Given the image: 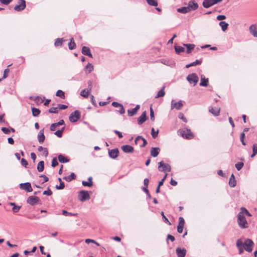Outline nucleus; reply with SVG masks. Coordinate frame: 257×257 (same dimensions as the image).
<instances>
[{
    "label": "nucleus",
    "mask_w": 257,
    "mask_h": 257,
    "mask_svg": "<svg viewBox=\"0 0 257 257\" xmlns=\"http://www.w3.org/2000/svg\"><path fill=\"white\" fill-rule=\"evenodd\" d=\"M82 53L84 55L88 56L91 58L92 57V55L91 53L90 49L86 46H83L82 49Z\"/></svg>",
    "instance_id": "6ab92c4d"
},
{
    "label": "nucleus",
    "mask_w": 257,
    "mask_h": 257,
    "mask_svg": "<svg viewBox=\"0 0 257 257\" xmlns=\"http://www.w3.org/2000/svg\"><path fill=\"white\" fill-rule=\"evenodd\" d=\"M236 184V180L235 179L234 176L233 174H232L230 177L229 181V184L231 187H234L235 186Z\"/></svg>",
    "instance_id": "c85d7f7f"
},
{
    "label": "nucleus",
    "mask_w": 257,
    "mask_h": 257,
    "mask_svg": "<svg viewBox=\"0 0 257 257\" xmlns=\"http://www.w3.org/2000/svg\"><path fill=\"white\" fill-rule=\"evenodd\" d=\"M184 46L187 48L186 52L188 54L190 53L191 52V51L194 49L195 47V45L194 44H184Z\"/></svg>",
    "instance_id": "72a5a7b5"
},
{
    "label": "nucleus",
    "mask_w": 257,
    "mask_h": 257,
    "mask_svg": "<svg viewBox=\"0 0 257 257\" xmlns=\"http://www.w3.org/2000/svg\"><path fill=\"white\" fill-rule=\"evenodd\" d=\"M237 222L238 225L241 228H246L247 227V222L242 212L238 213L237 215Z\"/></svg>",
    "instance_id": "f257e3e1"
},
{
    "label": "nucleus",
    "mask_w": 257,
    "mask_h": 257,
    "mask_svg": "<svg viewBox=\"0 0 257 257\" xmlns=\"http://www.w3.org/2000/svg\"><path fill=\"white\" fill-rule=\"evenodd\" d=\"M79 199L83 202L85 200H88L90 199V195L89 193L87 191L82 190L79 192L78 194Z\"/></svg>",
    "instance_id": "423d86ee"
},
{
    "label": "nucleus",
    "mask_w": 257,
    "mask_h": 257,
    "mask_svg": "<svg viewBox=\"0 0 257 257\" xmlns=\"http://www.w3.org/2000/svg\"><path fill=\"white\" fill-rule=\"evenodd\" d=\"M250 33L254 37H257V28L255 26L252 25L249 27Z\"/></svg>",
    "instance_id": "393cba45"
},
{
    "label": "nucleus",
    "mask_w": 257,
    "mask_h": 257,
    "mask_svg": "<svg viewBox=\"0 0 257 257\" xmlns=\"http://www.w3.org/2000/svg\"><path fill=\"white\" fill-rule=\"evenodd\" d=\"M164 88L165 87H163V88L162 89H161L157 93V95L155 96V98H159V97H163L165 95V92L164 91Z\"/></svg>",
    "instance_id": "4c0bfd02"
},
{
    "label": "nucleus",
    "mask_w": 257,
    "mask_h": 257,
    "mask_svg": "<svg viewBox=\"0 0 257 257\" xmlns=\"http://www.w3.org/2000/svg\"><path fill=\"white\" fill-rule=\"evenodd\" d=\"M62 214H63V215H66V216H76V214H75V213L68 212L67 211L64 210H62Z\"/></svg>",
    "instance_id": "603ef678"
},
{
    "label": "nucleus",
    "mask_w": 257,
    "mask_h": 257,
    "mask_svg": "<svg viewBox=\"0 0 257 257\" xmlns=\"http://www.w3.org/2000/svg\"><path fill=\"white\" fill-rule=\"evenodd\" d=\"M58 160L61 163H67L69 162V160L62 155H59L58 156Z\"/></svg>",
    "instance_id": "c9c22d12"
},
{
    "label": "nucleus",
    "mask_w": 257,
    "mask_h": 257,
    "mask_svg": "<svg viewBox=\"0 0 257 257\" xmlns=\"http://www.w3.org/2000/svg\"><path fill=\"white\" fill-rule=\"evenodd\" d=\"M80 112L78 110H75L70 114L69 120L72 122H75L80 118Z\"/></svg>",
    "instance_id": "20e7f679"
},
{
    "label": "nucleus",
    "mask_w": 257,
    "mask_h": 257,
    "mask_svg": "<svg viewBox=\"0 0 257 257\" xmlns=\"http://www.w3.org/2000/svg\"><path fill=\"white\" fill-rule=\"evenodd\" d=\"M20 187L22 189L25 190L27 192H31L33 191L31 183L29 182L21 183Z\"/></svg>",
    "instance_id": "9b49d317"
},
{
    "label": "nucleus",
    "mask_w": 257,
    "mask_h": 257,
    "mask_svg": "<svg viewBox=\"0 0 257 257\" xmlns=\"http://www.w3.org/2000/svg\"><path fill=\"white\" fill-rule=\"evenodd\" d=\"M219 25L221 27V29L223 32L225 31L227 29L228 24L225 22L221 21Z\"/></svg>",
    "instance_id": "f704fd0d"
},
{
    "label": "nucleus",
    "mask_w": 257,
    "mask_h": 257,
    "mask_svg": "<svg viewBox=\"0 0 257 257\" xmlns=\"http://www.w3.org/2000/svg\"><path fill=\"white\" fill-rule=\"evenodd\" d=\"M9 72V69H6L4 72V75L3 78H6L8 76V73Z\"/></svg>",
    "instance_id": "774afa93"
},
{
    "label": "nucleus",
    "mask_w": 257,
    "mask_h": 257,
    "mask_svg": "<svg viewBox=\"0 0 257 257\" xmlns=\"http://www.w3.org/2000/svg\"><path fill=\"white\" fill-rule=\"evenodd\" d=\"M32 111L33 115L34 116H37L39 115V114H40V113L41 112L39 109L35 108V107L32 108Z\"/></svg>",
    "instance_id": "79ce46f5"
},
{
    "label": "nucleus",
    "mask_w": 257,
    "mask_h": 257,
    "mask_svg": "<svg viewBox=\"0 0 257 257\" xmlns=\"http://www.w3.org/2000/svg\"><path fill=\"white\" fill-rule=\"evenodd\" d=\"M58 180L60 182V185L59 186L56 185V188L57 189H58V190L63 189L65 187L64 183L63 182H62V181L60 178H59L58 179Z\"/></svg>",
    "instance_id": "58836bf2"
},
{
    "label": "nucleus",
    "mask_w": 257,
    "mask_h": 257,
    "mask_svg": "<svg viewBox=\"0 0 257 257\" xmlns=\"http://www.w3.org/2000/svg\"><path fill=\"white\" fill-rule=\"evenodd\" d=\"M114 133L118 136L119 138H122L123 137V136L121 132H120L117 130H114Z\"/></svg>",
    "instance_id": "338daca9"
},
{
    "label": "nucleus",
    "mask_w": 257,
    "mask_h": 257,
    "mask_svg": "<svg viewBox=\"0 0 257 257\" xmlns=\"http://www.w3.org/2000/svg\"><path fill=\"white\" fill-rule=\"evenodd\" d=\"M177 11L180 13L186 14L189 12L190 10L188 7H185L177 9Z\"/></svg>",
    "instance_id": "bb28decb"
},
{
    "label": "nucleus",
    "mask_w": 257,
    "mask_h": 257,
    "mask_svg": "<svg viewBox=\"0 0 257 257\" xmlns=\"http://www.w3.org/2000/svg\"><path fill=\"white\" fill-rule=\"evenodd\" d=\"M209 112L212 113L214 116H218L219 114L220 109L218 108H211L209 109Z\"/></svg>",
    "instance_id": "473e14b6"
},
{
    "label": "nucleus",
    "mask_w": 257,
    "mask_h": 257,
    "mask_svg": "<svg viewBox=\"0 0 257 257\" xmlns=\"http://www.w3.org/2000/svg\"><path fill=\"white\" fill-rule=\"evenodd\" d=\"M185 221L183 217H180L179 218V224L177 226V231L181 233L183 232V227L184 225Z\"/></svg>",
    "instance_id": "f8f14e48"
},
{
    "label": "nucleus",
    "mask_w": 257,
    "mask_h": 257,
    "mask_svg": "<svg viewBox=\"0 0 257 257\" xmlns=\"http://www.w3.org/2000/svg\"><path fill=\"white\" fill-rule=\"evenodd\" d=\"M122 150L126 153H131L134 152V148L130 145H124L121 147Z\"/></svg>",
    "instance_id": "a211bd4d"
},
{
    "label": "nucleus",
    "mask_w": 257,
    "mask_h": 257,
    "mask_svg": "<svg viewBox=\"0 0 257 257\" xmlns=\"http://www.w3.org/2000/svg\"><path fill=\"white\" fill-rule=\"evenodd\" d=\"M68 107V106L67 105H64V104H59L58 105V108L59 109H61V110H63V109H65L66 108H67Z\"/></svg>",
    "instance_id": "0e129e2a"
},
{
    "label": "nucleus",
    "mask_w": 257,
    "mask_h": 257,
    "mask_svg": "<svg viewBox=\"0 0 257 257\" xmlns=\"http://www.w3.org/2000/svg\"><path fill=\"white\" fill-rule=\"evenodd\" d=\"M186 79L190 84H193V86L196 85L199 80V78L195 73L189 74Z\"/></svg>",
    "instance_id": "f03ea898"
},
{
    "label": "nucleus",
    "mask_w": 257,
    "mask_h": 257,
    "mask_svg": "<svg viewBox=\"0 0 257 257\" xmlns=\"http://www.w3.org/2000/svg\"><path fill=\"white\" fill-rule=\"evenodd\" d=\"M93 70V66L91 63H88L85 67V71L86 74L91 73Z\"/></svg>",
    "instance_id": "cd10ccee"
},
{
    "label": "nucleus",
    "mask_w": 257,
    "mask_h": 257,
    "mask_svg": "<svg viewBox=\"0 0 257 257\" xmlns=\"http://www.w3.org/2000/svg\"><path fill=\"white\" fill-rule=\"evenodd\" d=\"M26 8V2L25 0H20L18 4L14 7V10L19 12L23 10Z\"/></svg>",
    "instance_id": "9d476101"
},
{
    "label": "nucleus",
    "mask_w": 257,
    "mask_h": 257,
    "mask_svg": "<svg viewBox=\"0 0 257 257\" xmlns=\"http://www.w3.org/2000/svg\"><path fill=\"white\" fill-rule=\"evenodd\" d=\"M158 169L159 171L161 172H170L171 168L169 164H165L163 161H161L158 163Z\"/></svg>",
    "instance_id": "7ed1b4c3"
},
{
    "label": "nucleus",
    "mask_w": 257,
    "mask_h": 257,
    "mask_svg": "<svg viewBox=\"0 0 257 257\" xmlns=\"http://www.w3.org/2000/svg\"><path fill=\"white\" fill-rule=\"evenodd\" d=\"M226 19V17L224 15H218L216 17V19L218 21H221Z\"/></svg>",
    "instance_id": "69168bd1"
},
{
    "label": "nucleus",
    "mask_w": 257,
    "mask_h": 257,
    "mask_svg": "<svg viewBox=\"0 0 257 257\" xmlns=\"http://www.w3.org/2000/svg\"><path fill=\"white\" fill-rule=\"evenodd\" d=\"M183 106V101L179 100L178 102H175L174 100H172L171 102V109H176L180 110Z\"/></svg>",
    "instance_id": "0eeeda50"
},
{
    "label": "nucleus",
    "mask_w": 257,
    "mask_h": 257,
    "mask_svg": "<svg viewBox=\"0 0 257 257\" xmlns=\"http://www.w3.org/2000/svg\"><path fill=\"white\" fill-rule=\"evenodd\" d=\"M235 168L238 171H239L243 166V163L242 162H238L235 164Z\"/></svg>",
    "instance_id": "8fccbe9b"
},
{
    "label": "nucleus",
    "mask_w": 257,
    "mask_h": 257,
    "mask_svg": "<svg viewBox=\"0 0 257 257\" xmlns=\"http://www.w3.org/2000/svg\"><path fill=\"white\" fill-rule=\"evenodd\" d=\"M20 208H21L20 206L15 205V206H14L12 210L14 212L16 213V212H18L20 210Z\"/></svg>",
    "instance_id": "e2e57ef3"
},
{
    "label": "nucleus",
    "mask_w": 257,
    "mask_h": 257,
    "mask_svg": "<svg viewBox=\"0 0 257 257\" xmlns=\"http://www.w3.org/2000/svg\"><path fill=\"white\" fill-rule=\"evenodd\" d=\"M56 95L57 96L60 97L61 98H64L65 97L64 92L61 90H59L57 91Z\"/></svg>",
    "instance_id": "49530a36"
},
{
    "label": "nucleus",
    "mask_w": 257,
    "mask_h": 257,
    "mask_svg": "<svg viewBox=\"0 0 257 257\" xmlns=\"http://www.w3.org/2000/svg\"><path fill=\"white\" fill-rule=\"evenodd\" d=\"M176 252L178 257H184L187 251L184 248L177 247L176 249Z\"/></svg>",
    "instance_id": "2eb2a0df"
},
{
    "label": "nucleus",
    "mask_w": 257,
    "mask_h": 257,
    "mask_svg": "<svg viewBox=\"0 0 257 257\" xmlns=\"http://www.w3.org/2000/svg\"><path fill=\"white\" fill-rule=\"evenodd\" d=\"M39 201V198L36 196H30L27 199V203L31 205H34L37 204Z\"/></svg>",
    "instance_id": "ddd939ff"
},
{
    "label": "nucleus",
    "mask_w": 257,
    "mask_h": 257,
    "mask_svg": "<svg viewBox=\"0 0 257 257\" xmlns=\"http://www.w3.org/2000/svg\"><path fill=\"white\" fill-rule=\"evenodd\" d=\"M45 139V137L44 135V129L41 130L38 134V142L42 144L44 142Z\"/></svg>",
    "instance_id": "aec40b11"
},
{
    "label": "nucleus",
    "mask_w": 257,
    "mask_h": 257,
    "mask_svg": "<svg viewBox=\"0 0 257 257\" xmlns=\"http://www.w3.org/2000/svg\"><path fill=\"white\" fill-rule=\"evenodd\" d=\"M159 133V130H157V131H155V129L154 128H152L151 130V135L152 136V137L154 139H155L157 138V137Z\"/></svg>",
    "instance_id": "de8ad7c7"
},
{
    "label": "nucleus",
    "mask_w": 257,
    "mask_h": 257,
    "mask_svg": "<svg viewBox=\"0 0 257 257\" xmlns=\"http://www.w3.org/2000/svg\"><path fill=\"white\" fill-rule=\"evenodd\" d=\"M178 117L182 119L184 122H186L187 120L186 118L184 116V114L182 113H179L178 115Z\"/></svg>",
    "instance_id": "6e6d98bb"
},
{
    "label": "nucleus",
    "mask_w": 257,
    "mask_h": 257,
    "mask_svg": "<svg viewBox=\"0 0 257 257\" xmlns=\"http://www.w3.org/2000/svg\"><path fill=\"white\" fill-rule=\"evenodd\" d=\"M161 215L162 216L163 220L164 222L168 223L169 225H171L170 222L169 221L168 218L165 216L164 212L162 211L161 213Z\"/></svg>",
    "instance_id": "09e8293b"
},
{
    "label": "nucleus",
    "mask_w": 257,
    "mask_h": 257,
    "mask_svg": "<svg viewBox=\"0 0 257 257\" xmlns=\"http://www.w3.org/2000/svg\"><path fill=\"white\" fill-rule=\"evenodd\" d=\"M244 246V243H243L242 241L240 239H238L236 241V246L237 247H242V246Z\"/></svg>",
    "instance_id": "5fc2aeb1"
},
{
    "label": "nucleus",
    "mask_w": 257,
    "mask_h": 257,
    "mask_svg": "<svg viewBox=\"0 0 257 257\" xmlns=\"http://www.w3.org/2000/svg\"><path fill=\"white\" fill-rule=\"evenodd\" d=\"M240 210L241 211L240 212H242L243 215H244V214H245L246 215L248 216H251V214L247 211V210L246 208L244 207H241L240 208Z\"/></svg>",
    "instance_id": "a18cd8bd"
},
{
    "label": "nucleus",
    "mask_w": 257,
    "mask_h": 257,
    "mask_svg": "<svg viewBox=\"0 0 257 257\" xmlns=\"http://www.w3.org/2000/svg\"><path fill=\"white\" fill-rule=\"evenodd\" d=\"M2 131L5 134H9L10 133V128L3 127L2 128Z\"/></svg>",
    "instance_id": "bf43d9fd"
},
{
    "label": "nucleus",
    "mask_w": 257,
    "mask_h": 257,
    "mask_svg": "<svg viewBox=\"0 0 257 257\" xmlns=\"http://www.w3.org/2000/svg\"><path fill=\"white\" fill-rule=\"evenodd\" d=\"M221 1H222V0H204L202 6L205 8H209Z\"/></svg>",
    "instance_id": "39448f33"
},
{
    "label": "nucleus",
    "mask_w": 257,
    "mask_h": 257,
    "mask_svg": "<svg viewBox=\"0 0 257 257\" xmlns=\"http://www.w3.org/2000/svg\"><path fill=\"white\" fill-rule=\"evenodd\" d=\"M146 1L150 6L155 7L158 6V2L156 0H146Z\"/></svg>",
    "instance_id": "c03bdc74"
},
{
    "label": "nucleus",
    "mask_w": 257,
    "mask_h": 257,
    "mask_svg": "<svg viewBox=\"0 0 257 257\" xmlns=\"http://www.w3.org/2000/svg\"><path fill=\"white\" fill-rule=\"evenodd\" d=\"M254 243L253 241L250 239H246L244 243V249L248 252H251L252 250V247Z\"/></svg>",
    "instance_id": "1a4fd4ad"
},
{
    "label": "nucleus",
    "mask_w": 257,
    "mask_h": 257,
    "mask_svg": "<svg viewBox=\"0 0 257 257\" xmlns=\"http://www.w3.org/2000/svg\"><path fill=\"white\" fill-rule=\"evenodd\" d=\"M127 113L130 116H132L135 115L137 113V112H136L134 110V109L133 108V109H128Z\"/></svg>",
    "instance_id": "3c124183"
},
{
    "label": "nucleus",
    "mask_w": 257,
    "mask_h": 257,
    "mask_svg": "<svg viewBox=\"0 0 257 257\" xmlns=\"http://www.w3.org/2000/svg\"><path fill=\"white\" fill-rule=\"evenodd\" d=\"M119 151L117 149H112L108 151L109 157L112 159H115L118 155Z\"/></svg>",
    "instance_id": "dca6fc26"
},
{
    "label": "nucleus",
    "mask_w": 257,
    "mask_h": 257,
    "mask_svg": "<svg viewBox=\"0 0 257 257\" xmlns=\"http://www.w3.org/2000/svg\"><path fill=\"white\" fill-rule=\"evenodd\" d=\"M146 112H143L141 115L138 118V122L139 124H142L146 120Z\"/></svg>",
    "instance_id": "412c9836"
},
{
    "label": "nucleus",
    "mask_w": 257,
    "mask_h": 257,
    "mask_svg": "<svg viewBox=\"0 0 257 257\" xmlns=\"http://www.w3.org/2000/svg\"><path fill=\"white\" fill-rule=\"evenodd\" d=\"M160 149L159 148H152L151 150V155L153 157H156L159 154Z\"/></svg>",
    "instance_id": "5701e85b"
},
{
    "label": "nucleus",
    "mask_w": 257,
    "mask_h": 257,
    "mask_svg": "<svg viewBox=\"0 0 257 257\" xmlns=\"http://www.w3.org/2000/svg\"><path fill=\"white\" fill-rule=\"evenodd\" d=\"M188 7L190 10V11L191 10H195L198 8V4L195 3L194 1H190L188 3Z\"/></svg>",
    "instance_id": "4be33fe9"
},
{
    "label": "nucleus",
    "mask_w": 257,
    "mask_h": 257,
    "mask_svg": "<svg viewBox=\"0 0 257 257\" xmlns=\"http://www.w3.org/2000/svg\"><path fill=\"white\" fill-rule=\"evenodd\" d=\"M43 194L45 195L50 196L52 194V192L50 189H48L47 190L44 191L43 192Z\"/></svg>",
    "instance_id": "052dcab7"
},
{
    "label": "nucleus",
    "mask_w": 257,
    "mask_h": 257,
    "mask_svg": "<svg viewBox=\"0 0 257 257\" xmlns=\"http://www.w3.org/2000/svg\"><path fill=\"white\" fill-rule=\"evenodd\" d=\"M58 107H52L49 109V113H58Z\"/></svg>",
    "instance_id": "13d9d810"
},
{
    "label": "nucleus",
    "mask_w": 257,
    "mask_h": 257,
    "mask_svg": "<svg viewBox=\"0 0 257 257\" xmlns=\"http://www.w3.org/2000/svg\"><path fill=\"white\" fill-rule=\"evenodd\" d=\"M208 79H206L204 75H201V82L200 85L202 86H207L208 85Z\"/></svg>",
    "instance_id": "a878e982"
},
{
    "label": "nucleus",
    "mask_w": 257,
    "mask_h": 257,
    "mask_svg": "<svg viewBox=\"0 0 257 257\" xmlns=\"http://www.w3.org/2000/svg\"><path fill=\"white\" fill-rule=\"evenodd\" d=\"M37 170L38 172H41L44 170V162L43 161H41L39 162L37 165Z\"/></svg>",
    "instance_id": "2f4dec72"
},
{
    "label": "nucleus",
    "mask_w": 257,
    "mask_h": 257,
    "mask_svg": "<svg viewBox=\"0 0 257 257\" xmlns=\"http://www.w3.org/2000/svg\"><path fill=\"white\" fill-rule=\"evenodd\" d=\"M64 128H63L62 129V130H58V131H57L54 134L57 136L59 138H61L62 136V133H63V131L64 130Z\"/></svg>",
    "instance_id": "864d4df0"
},
{
    "label": "nucleus",
    "mask_w": 257,
    "mask_h": 257,
    "mask_svg": "<svg viewBox=\"0 0 257 257\" xmlns=\"http://www.w3.org/2000/svg\"><path fill=\"white\" fill-rule=\"evenodd\" d=\"M64 41V40L63 38H61V39H60V38H57L56 41H55V42L54 43V45L55 46L57 47V46H60L62 45V43H63V42Z\"/></svg>",
    "instance_id": "ea45409f"
},
{
    "label": "nucleus",
    "mask_w": 257,
    "mask_h": 257,
    "mask_svg": "<svg viewBox=\"0 0 257 257\" xmlns=\"http://www.w3.org/2000/svg\"><path fill=\"white\" fill-rule=\"evenodd\" d=\"M179 132L184 138L191 139L193 138V135L190 130H181Z\"/></svg>",
    "instance_id": "6e6552de"
},
{
    "label": "nucleus",
    "mask_w": 257,
    "mask_h": 257,
    "mask_svg": "<svg viewBox=\"0 0 257 257\" xmlns=\"http://www.w3.org/2000/svg\"><path fill=\"white\" fill-rule=\"evenodd\" d=\"M58 165V162L56 158H54L52 161V166L55 167Z\"/></svg>",
    "instance_id": "4d7b16f0"
},
{
    "label": "nucleus",
    "mask_w": 257,
    "mask_h": 257,
    "mask_svg": "<svg viewBox=\"0 0 257 257\" xmlns=\"http://www.w3.org/2000/svg\"><path fill=\"white\" fill-rule=\"evenodd\" d=\"M257 154V144H254L252 146V154L251 157L252 158Z\"/></svg>",
    "instance_id": "a19ab883"
},
{
    "label": "nucleus",
    "mask_w": 257,
    "mask_h": 257,
    "mask_svg": "<svg viewBox=\"0 0 257 257\" xmlns=\"http://www.w3.org/2000/svg\"><path fill=\"white\" fill-rule=\"evenodd\" d=\"M140 141L143 142V144L140 145L141 147H145L147 144V141L142 136H138L135 140V143L136 144H139Z\"/></svg>",
    "instance_id": "f3484780"
},
{
    "label": "nucleus",
    "mask_w": 257,
    "mask_h": 257,
    "mask_svg": "<svg viewBox=\"0 0 257 257\" xmlns=\"http://www.w3.org/2000/svg\"><path fill=\"white\" fill-rule=\"evenodd\" d=\"M76 44L74 41L73 38H71L70 40V42L68 44V47L70 50H73L75 48Z\"/></svg>",
    "instance_id": "e433bc0d"
},
{
    "label": "nucleus",
    "mask_w": 257,
    "mask_h": 257,
    "mask_svg": "<svg viewBox=\"0 0 257 257\" xmlns=\"http://www.w3.org/2000/svg\"><path fill=\"white\" fill-rule=\"evenodd\" d=\"M111 104L114 107L120 108V110H117V112H118L120 114H122L124 113L125 110L124 109V107H123V105L117 102L114 101V102H113Z\"/></svg>",
    "instance_id": "4468645a"
},
{
    "label": "nucleus",
    "mask_w": 257,
    "mask_h": 257,
    "mask_svg": "<svg viewBox=\"0 0 257 257\" xmlns=\"http://www.w3.org/2000/svg\"><path fill=\"white\" fill-rule=\"evenodd\" d=\"M88 179L89 181L88 182L85 181H83L82 182V185L84 186L91 187L93 185V183L92 182V178L91 177H89Z\"/></svg>",
    "instance_id": "c756f323"
},
{
    "label": "nucleus",
    "mask_w": 257,
    "mask_h": 257,
    "mask_svg": "<svg viewBox=\"0 0 257 257\" xmlns=\"http://www.w3.org/2000/svg\"><path fill=\"white\" fill-rule=\"evenodd\" d=\"M175 51H176V53H177V54H179L181 52H184V50H185L183 47L179 46H175Z\"/></svg>",
    "instance_id": "37998d69"
},
{
    "label": "nucleus",
    "mask_w": 257,
    "mask_h": 257,
    "mask_svg": "<svg viewBox=\"0 0 257 257\" xmlns=\"http://www.w3.org/2000/svg\"><path fill=\"white\" fill-rule=\"evenodd\" d=\"M76 178V176L74 173H71L70 175L65 176L63 178L64 180H65L67 182H70L72 180L75 179Z\"/></svg>",
    "instance_id": "7c9ffc66"
},
{
    "label": "nucleus",
    "mask_w": 257,
    "mask_h": 257,
    "mask_svg": "<svg viewBox=\"0 0 257 257\" xmlns=\"http://www.w3.org/2000/svg\"><path fill=\"white\" fill-rule=\"evenodd\" d=\"M150 117L152 121H154L155 120V116L154 114V111L152 107L150 108Z\"/></svg>",
    "instance_id": "680f3d73"
},
{
    "label": "nucleus",
    "mask_w": 257,
    "mask_h": 257,
    "mask_svg": "<svg viewBox=\"0 0 257 257\" xmlns=\"http://www.w3.org/2000/svg\"><path fill=\"white\" fill-rule=\"evenodd\" d=\"M91 92V87L89 88H88L87 89H83L80 92V95L85 97L87 98L89 96V94H90Z\"/></svg>",
    "instance_id": "b1692460"
}]
</instances>
